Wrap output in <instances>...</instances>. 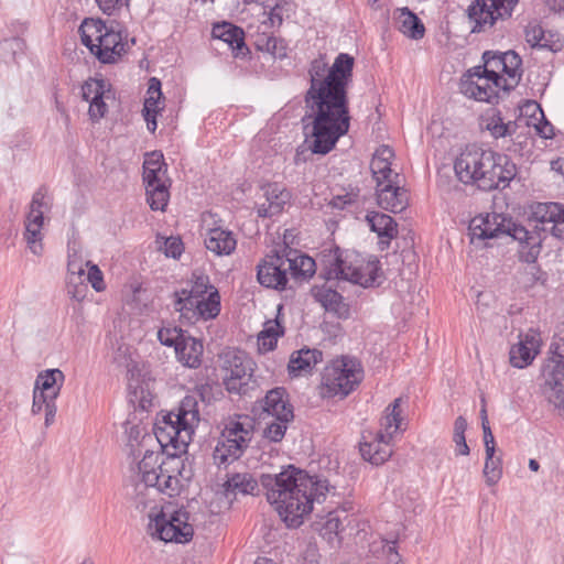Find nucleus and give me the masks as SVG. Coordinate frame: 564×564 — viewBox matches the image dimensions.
<instances>
[{"mask_svg":"<svg viewBox=\"0 0 564 564\" xmlns=\"http://www.w3.org/2000/svg\"><path fill=\"white\" fill-rule=\"evenodd\" d=\"M354 64V57L347 53L338 54L330 67L323 58H315L310 64L303 121H307L306 128L312 126L313 153L327 154L349 131L348 87Z\"/></svg>","mask_w":564,"mask_h":564,"instance_id":"1","label":"nucleus"},{"mask_svg":"<svg viewBox=\"0 0 564 564\" xmlns=\"http://www.w3.org/2000/svg\"><path fill=\"white\" fill-rule=\"evenodd\" d=\"M260 484L268 502L273 506L288 528H299L312 513L314 503L325 501L327 494L335 491L327 479L311 476L292 465L279 474H263Z\"/></svg>","mask_w":564,"mask_h":564,"instance_id":"2","label":"nucleus"},{"mask_svg":"<svg viewBox=\"0 0 564 564\" xmlns=\"http://www.w3.org/2000/svg\"><path fill=\"white\" fill-rule=\"evenodd\" d=\"M454 170L464 184H475L479 189L506 187L517 175L516 164L505 155L468 144L456 158Z\"/></svg>","mask_w":564,"mask_h":564,"instance_id":"3","label":"nucleus"},{"mask_svg":"<svg viewBox=\"0 0 564 564\" xmlns=\"http://www.w3.org/2000/svg\"><path fill=\"white\" fill-rule=\"evenodd\" d=\"M208 386H202L193 394L186 395L177 411H171L162 416L154 426V434L162 448L172 446L176 452H185L192 441L195 427L199 424L198 400H205Z\"/></svg>","mask_w":564,"mask_h":564,"instance_id":"4","label":"nucleus"},{"mask_svg":"<svg viewBox=\"0 0 564 564\" xmlns=\"http://www.w3.org/2000/svg\"><path fill=\"white\" fill-rule=\"evenodd\" d=\"M137 468V478L158 484L159 490L170 497L177 495L182 481L191 478V470L177 453L165 455L163 452L147 449Z\"/></svg>","mask_w":564,"mask_h":564,"instance_id":"5","label":"nucleus"},{"mask_svg":"<svg viewBox=\"0 0 564 564\" xmlns=\"http://www.w3.org/2000/svg\"><path fill=\"white\" fill-rule=\"evenodd\" d=\"M323 261L327 279L344 280L362 288L381 283L380 262L377 258L366 259L356 251L340 250L336 247Z\"/></svg>","mask_w":564,"mask_h":564,"instance_id":"6","label":"nucleus"},{"mask_svg":"<svg viewBox=\"0 0 564 564\" xmlns=\"http://www.w3.org/2000/svg\"><path fill=\"white\" fill-rule=\"evenodd\" d=\"M155 507H151L149 513V530L152 536L165 542H188L194 534L193 525L188 523L189 514L185 510L161 509L152 512Z\"/></svg>","mask_w":564,"mask_h":564,"instance_id":"7","label":"nucleus"},{"mask_svg":"<svg viewBox=\"0 0 564 564\" xmlns=\"http://www.w3.org/2000/svg\"><path fill=\"white\" fill-rule=\"evenodd\" d=\"M360 365L352 358L333 360L322 373V386L328 397L348 395L361 381Z\"/></svg>","mask_w":564,"mask_h":564,"instance_id":"8","label":"nucleus"},{"mask_svg":"<svg viewBox=\"0 0 564 564\" xmlns=\"http://www.w3.org/2000/svg\"><path fill=\"white\" fill-rule=\"evenodd\" d=\"M561 213L562 205L558 203H536L531 206L529 227H524L528 235L519 239V242L530 248L531 257L535 258L539 254L543 239L550 234V227L557 224Z\"/></svg>","mask_w":564,"mask_h":564,"instance_id":"9","label":"nucleus"},{"mask_svg":"<svg viewBox=\"0 0 564 564\" xmlns=\"http://www.w3.org/2000/svg\"><path fill=\"white\" fill-rule=\"evenodd\" d=\"M471 241L475 239H492L500 236H509L514 240L523 239L528 232L524 226L513 223L501 214H487L474 217L469 224Z\"/></svg>","mask_w":564,"mask_h":564,"instance_id":"10","label":"nucleus"},{"mask_svg":"<svg viewBox=\"0 0 564 564\" xmlns=\"http://www.w3.org/2000/svg\"><path fill=\"white\" fill-rule=\"evenodd\" d=\"M519 0H475L467 9L473 33L485 32L512 14Z\"/></svg>","mask_w":564,"mask_h":564,"instance_id":"11","label":"nucleus"},{"mask_svg":"<svg viewBox=\"0 0 564 564\" xmlns=\"http://www.w3.org/2000/svg\"><path fill=\"white\" fill-rule=\"evenodd\" d=\"M553 347V357L543 370L541 393L550 404L564 413V344H554Z\"/></svg>","mask_w":564,"mask_h":564,"instance_id":"12","label":"nucleus"},{"mask_svg":"<svg viewBox=\"0 0 564 564\" xmlns=\"http://www.w3.org/2000/svg\"><path fill=\"white\" fill-rule=\"evenodd\" d=\"M253 361L245 351H228L224 357L226 376L224 384L228 392L246 394L251 388L253 376Z\"/></svg>","mask_w":564,"mask_h":564,"instance_id":"13","label":"nucleus"},{"mask_svg":"<svg viewBox=\"0 0 564 564\" xmlns=\"http://www.w3.org/2000/svg\"><path fill=\"white\" fill-rule=\"evenodd\" d=\"M293 251L290 250L286 254H280L279 252H272L267 254L257 264V280L260 285L267 289L276 291L286 290L289 282V274L292 267L290 262V256Z\"/></svg>","mask_w":564,"mask_h":564,"instance_id":"14","label":"nucleus"},{"mask_svg":"<svg viewBox=\"0 0 564 564\" xmlns=\"http://www.w3.org/2000/svg\"><path fill=\"white\" fill-rule=\"evenodd\" d=\"M481 66H475L465 73L459 83V90L468 98L492 104L498 100V89L491 79L481 73Z\"/></svg>","mask_w":564,"mask_h":564,"instance_id":"15","label":"nucleus"},{"mask_svg":"<svg viewBox=\"0 0 564 564\" xmlns=\"http://www.w3.org/2000/svg\"><path fill=\"white\" fill-rule=\"evenodd\" d=\"M44 193L39 189L33 194L30 212L26 216L24 239L35 256L43 252L41 229L43 226Z\"/></svg>","mask_w":564,"mask_h":564,"instance_id":"16","label":"nucleus"},{"mask_svg":"<svg viewBox=\"0 0 564 564\" xmlns=\"http://www.w3.org/2000/svg\"><path fill=\"white\" fill-rule=\"evenodd\" d=\"M261 189L265 202L257 204L258 217L271 218L280 215L291 202V192L279 183H268L261 186Z\"/></svg>","mask_w":564,"mask_h":564,"instance_id":"17","label":"nucleus"},{"mask_svg":"<svg viewBox=\"0 0 564 564\" xmlns=\"http://www.w3.org/2000/svg\"><path fill=\"white\" fill-rule=\"evenodd\" d=\"M119 24L111 22L107 32L96 44V57L104 64L116 63L126 52L127 43L123 42L122 32L117 29Z\"/></svg>","mask_w":564,"mask_h":564,"instance_id":"18","label":"nucleus"},{"mask_svg":"<svg viewBox=\"0 0 564 564\" xmlns=\"http://www.w3.org/2000/svg\"><path fill=\"white\" fill-rule=\"evenodd\" d=\"M376 192L379 206L386 210L397 214L409 205V193L398 184V180L376 188Z\"/></svg>","mask_w":564,"mask_h":564,"instance_id":"19","label":"nucleus"},{"mask_svg":"<svg viewBox=\"0 0 564 564\" xmlns=\"http://www.w3.org/2000/svg\"><path fill=\"white\" fill-rule=\"evenodd\" d=\"M369 436L370 440L366 435L362 436L364 441L359 447L360 454L366 462L375 466L382 465L392 455L391 440L383 437L381 434L372 435L369 433Z\"/></svg>","mask_w":564,"mask_h":564,"instance_id":"20","label":"nucleus"},{"mask_svg":"<svg viewBox=\"0 0 564 564\" xmlns=\"http://www.w3.org/2000/svg\"><path fill=\"white\" fill-rule=\"evenodd\" d=\"M366 220L371 229L379 237V249L381 251L390 247V242L398 235V225L394 219L383 213L370 212L366 216Z\"/></svg>","mask_w":564,"mask_h":564,"instance_id":"21","label":"nucleus"},{"mask_svg":"<svg viewBox=\"0 0 564 564\" xmlns=\"http://www.w3.org/2000/svg\"><path fill=\"white\" fill-rule=\"evenodd\" d=\"M393 156V150L388 145H382L375 152L370 162V170L377 182V188L399 178L398 173L392 175V170L390 167L391 159Z\"/></svg>","mask_w":564,"mask_h":564,"instance_id":"22","label":"nucleus"},{"mask_svg":"<svg viewBox=\"0 0 564 564\" xmlns=\"http://www.w3.org/2000/svg\"><path fill=\"white\" fill-rule=\"evenodd\" d=\"M253 437V423L248 417L245 421H230L226 424L220 441L227 445L240 446L241 451H246Z\"/></svg>","mask_w":564,"mask_h":564,"instance_id":"23","label":"nucleus"},{"mask_svg":"<svg viewBox=\"0 0 564 564\" xmlns=\"http://www.w3.org/2000/svg\"><path fill=\"white\" fill-rule=\"evenodd\" d=\"M288 397L285 388L282 387L268 391L263 399V411L272 417L293 419V406Z\"/></svg>","mask_w":564,"mask_h":564,"instance_id":"24","label":"nucleus"},{"mask_svg":"<svg viewBox=\"0 0 564 564\" xmlns=\"http://www.w3.org/2000/svg\"><path fill=\"white\" fill-rule=\"evenodd\" d=\"M323 360V352L316 348H302L291 355L288 370L290 376L310 373Z\"/></svg>","mask_w":564,"mask_h":564,"instance_id":"25","label":"nucleus"},{"mask_svg":"<svg viewBox=\"0 0 564 564\" xmlns=\"http://www.w3.org/2000/svg\"><path fill=\"white\" fill-rule=\"evenodd\" d=\"M205 246L216 256H228L235 251L237 240L231 231L216 227L208 230Z\"/></svg>","mask_w":564,"mask_h":564,"instance_id":"26","label":"nucleus"},{"mask_svg":"<svg viewBox=\"0 0 564 564\" xmlns=\"http://www.w3.org/2000/svg\"><path fill=\"white\" fill-rule=\"evenodd\" d=\"M128 496L133 501L137 509L143 511L152 502L159 494H163L159 490V485L154 482H147L144 479L135 478L131 486L128 488Z\"/></svg>","mask_w":564,"mask_h":564,"instance_id":"27","label":"nucleus"},{"mask_svg":"<svg viewBox=\"0 0 564 564\" xmlns=\"http://www.w3.org/2000/svg\"><path fill=\"white\" fill-rule=\"evenodd\" d=\"M397 29L412 40H421L425 34V26L415 13L409 8H399L394 12Z\"/></svg>","mask_w":564,"mask_h":564,"instance_id":"28","label":"nucleus"},{"mask_svg":"<svg viewBox=\"0 0 564 564\" xmlns=\"http://www.w3.org/2000/svg\"><path fill=\"white\" fill-rule=\"evenodd\" d=\"M501 72L507 76L502 77L501 89L505 91L514 89L519 85L523 74L520 55L514 51H507Z\"/></svg>","mask_w":564,"mask_h":564,"instance_id":"29","label":"nucleus"},{"mask_svg":"<svg viewBox=\"0 0 564 564\" xmlns=\"http://www.w3.org/2000/svg\"><path fill=\"white\" fill-rule=\"evenodd\" d=\"M313 295L326 311L335 313L340 318L347 317L349 312L348 305L344 302L343 295L336 290L325 286L315 288Z\"/></svg>","mask_w":564,"mask_h":564,"instance_id":"30","label":"nucleus"},{"mask_svg":"<svg viewBox=\"0 0 564 564\" xmlns=\"http://www.w3.org/2000/svg\"><path fill=\"white\" fill-rule=\"evenodd\" d=\"M65 376L59 369H47L40 372L35 379L34 390L46 392L51 399H57Z\"/></svg>","mask_w":564,"mask_h":564,"instance_id":"31","label":"nucleus"},{"mask_svg":"<svg viewBox=\"0 0 564 564\" xmlns=\"http://www.w3.org/2000/svg\"><path fill=\"white\" fill-rule=\"evenodd\" d=\"M167 172L163 154L159 151L148 153L143 162V182L144 184L164 182Z\"/></svg>","mask_w":564,"mask_h":564,"instance_id":"32","label":"nucleus"},{"mask_svg":"<svg viewBox=\"0 0 564 564\" xmlns=\"http://www.w3.org/2000/svg\"><path fill=\"white\" fill-rule=\"evenodd\" d=\"M203 344L192 336H187L175 352L177 360L188 368L200 366L203 356Z\"/></svg>","mask_w":564,"mask_h":564,"instance_id":"33","label":"nucleus"},{"mask_svg":"<svg viewBox=\"0 0 564 564\" xmlns=\"http://www.w3.org/2000/svg\"><path fill=\"white\" fill-rule=\"evenodd\" d=\"M227 491L242 495H254L259 482L250 473H235L225 482Z\"/></svg>","mask_w":564,"mask_h":564,"instance_id":"34","label":"nucleus"},{"mask_svg":"<svg viewBox=\"0 0 564 564\" xmlns=\"http://www.w3.org/2000/svg\"><path fill=\"white\" fill-rule=\"evenodd\" d=\"M212 34L215 39H219L227 43L234 51L245 47L243 31L228 22L215 24Z\"/></svg>","mask_w":564,"mask_h":564,"instance_id":"35","label":"nucleus"},{"mask_svg":"<svg viewBox=\"0 0 564 564\" xmlns=\"http://www.w3.org/2000/svg\"><path fill=\"white\" fill-rule=\"evenodd\" d=\"M174 308L181 313V318L186 319L188 323H194L198 319L197 305L198 299L187 293L186 289L174 292Z\"/></svg>","mask_w":564,"mask_h":564,"instance_id":"36","label":"nucleus"},{"mask_svg":"<svg viewBox=\"0 0 564 564\" xmlns=\"http://www.w3.org/2000/svg\"><path fill=\"white\" fill-rule=\"evenodd\" d=\"M401 399L397 398L388 408L386 409V415L381 419V430L376 434H381L383 437L392 440L393 434L397 433L401 429V410H400Z\"/></svg>","mask_w":564,"mask_h":564,"instance_id":"37","label":"nucleus"},{"mask_svg":"<svg viewBox=\"0 0 564 564\" xmlns=\"http://www.w3.org/2000/svg\"><path fill=\"white\" fill-rule=\"evenodd\" d=\"M506 56V52H492V51H486L482 54V61L484 65H480L481 73L486 75L487 79H491V82L496 86L502 85V76L499 75V72H501L502 63Z\"/></svg>","mask_w":564,"mask_h":564,"instance_id":"38","label":"nucleus"},{"mask_svg":"<svg viewBox=\"0 0 564 564\" xmlns=\"http://www.w3.org/2000/svg\"><path fill=\"white\" fill-rule=\"evenodd\" d=\"M147 202L152 210H165L170 199L169 185L166 181L145 184Z\"/></svg>","mask_w":564,"mask_h":564,"instance_id":"39","label":"nucleus"},{"mask_svg":"<svg viewBox=\"0 0 564 564\" xmlns=\"http://www.w3.org/2000/svg\"><path fill=\"white\" fill-rule=\"evenodd\" d=\"M294 257L290 256V262L292 267L290 270V275L293 279H307L311 278L315 273L316 263L313 258L306 254H296L293 251Z\"/></svg>","mask_w":564,"mask_h":564,"instance_id":"40","label":"nucleus"},{"mask_svg":"<svg viewBox=\"0 0 564 564\" xmlns=\"http://www.w3.org/2000/svg\"><path fill=\"white\" fill-rule=\"evenodd\" d=\"M544 33V30L540 25H529L525 29V40L532 47L547 48L554 53L561 51L563 42L558 37L552 43L543 42Z\"/></svg>","mask_w":564,"mask_h":564,"instance_id":"41","label":"nucleus"},{"mask_svg":"<svg viewBox=\"0 0 564 564\" xmlns=\"http://www.w3.org/2000/svg\"><path fill=\"white\" fill-rule=\"evenodd\" d=\"M198 319H214L220 313V295L218 290L210 291L207 297L198 299L197 311Z\"/></svg>","mask_w":564,"mask_h":564,"instance_id":"42","label":"nucleus"},{"mask_svg":"<svg viewBox=\"0 0 564 564\" xmlns=\"http://www.w3.org/2000/svg\"><path fill=\"white\" fill-rule=\"evenodd\" d=\"M245 452L240 449V446L237 445H227L225 442L218 440L217 445L215 446L213 458L215 464L225 465L232 463L240 458Z\"/></svg>","mask_w":564,"mask_h":564,"instance_id":"43","label":"nucleus"},{"mask_svg":"<svg viewBox=\"0 0 564 564\" xmlns=\"http://www.w3.org/2000/svg\"><path fill=\"white\" fill-rule=\"evenodd\" d=\"M486 129L495 139H499L512 135L516 132V123L512 121L505 123L500 112H497L488 118Z\"/></svg>","mask_w":564,"mask_h":564,"instance_id":"44","label":"nucleus"},{"mask_svg":"<svg viewBox=\"0 0 564 564\" xmlns=\"http://www.w3.org/2000/svg\"><path fill=\"white\" fill-rule=\"evenodd\" d=\"M535 351L520 341L510 349V364L516 368H524L534 359Z\"/></svg>","mask_w":564,"mask_h":564,"instance_id":"45","label":"nucleus"},{"mask_svg":"<svg viewBox=\"0 0 564 564\" xmlns=\"http://www.w3.org/2000/svg\"><path fill=\"white\" fill-rule=\"evenodd\" d=\"M191 282L192 286L191 290H187V293L197 299L209 295L210 291L217 290V288L210 283L209 276L203 272L194 271Z\"/></svg>","mask_w":564,"mask_h":564,"instance_id":"46","label":"nucleus"},{"mask_svg":"<svg viewBox=\"0 0 564 564\" xmlns=\"http://www.w3.org/2000/svg\"><path fill=\"white\" fill-rule=\"evenodd\" d=\"M187 336L188 335L178 327H162L158 332L159 341L164 346L174 347L175 351Z\"/></svg>","mask_w":564,"mask_h":564,"instance_id":"47","label":"nucleus"},{"mask_svg":"<svg viewBox=\"0 0 564 564\" xmlns=\"http://www.w3.org/2000/svg\"><path fill=\"white\" fill-rule=\"evenodd\" d=\"M293 419L285 417H273L271 422H269L263 430V437L269 440L270 442H281L285 435L288 430V424Z\"/></svg>","mask_w":564,"mask_h":564,"instance_id":"48","label":"nucleus"},{"mask_svg":"<svg viewBox=\"0 0 564 564\" xmlns=\"http://www.w3.org/2000/svg\"><path fill=\"white\" fill-rule=\"evenodd\" d=\"M109 86L105 79L89 78L82 86L83 98L90 102L94 97H106Z\"/></svg>","mask_w":564,"mask_h":564,"instance_id":"49","label":"nucleus"},{"mask_svg":"<svg viewBox=\"0 0 564 564\" xmlns=\"http://www.w3.org/2000/svg\"><path fill=\"white\" fill-rule=\"evenodd\" d=\"M24 48V41L21 37L6 39L0 42V61L8 64L15 59L18 53Z\"/></svg>","mask_w":564,"mask_h":564,"instance_id":"50","label":"nucleus"},{"mask_svg":"<svg viewBox=\"0 0 564 564\" xmlns=\"http://www.w3.org/2000/svg\"><path fill=\"white\" fill-rule=\"evenodd\" d=\"M484 476L488 486L496 485L502 476V462L500 457L485 460Z\"/></svg>","mask_w":564,"mask_h":564,"instance_id":"51","label":"nucleus"},{"mask_svg":"<svg viewBox=\"0 0 564 564\" xmlns=\"http://www.w3.org/2000/svg\"><path fill=\"white\" fill-rule=\"evenodd\" d=\"M108 29L109 25L101 20L85 19L79 31L87 32L98 43L104 36V32H107Z\"/></svg>","mask_w":564,"mask_h":564,"instance_id":"52","label":"nucleus"},{"mask_svg":"<svg viewBox=\"0 0 564 564\" xmlns=\"http://www.w3.org/2000/svg\"><path fill=\"white\" fill-rule=\"evenodd\" d=\"M267 53H270L272 56L276 58H283L286 56V44L285 42L276 36L270 35L268 40H265V44L262 46Z\"/></svg>","mask_w":564,"mask_h":564,"instance_id":"53","label":"nucleus"},{"mask_svg":"<svg viewBox=\"0 0 564 564\" xmlns=\"http://www.w3.org/2000/svg\"><path fill=\"white\" fill-rule=\"evenodd\" d=\"M88 267L87 281L91 284L96 292H101L106 289L104 274L97 264L87 261Z\"/></svg>","mask_w":564,"mask_h":564,"instance_id":"54","label":"nucleus"},{"mask_svg":"<svg viewBox=\"0 0 564 564\" xmlns=\"http://www.w3.org/2000/svg\"><path fill=\"white\" fill-rule=\"evenodd\" d=\"M283 7L280 3H276L274 7L270 9V11L264 14L267 15V19H264L261 22V25L264 28V30L273 29V28H280L283 23V13H282Z\"/></svg>","mask_w":564,"mask_h":564,"instance_id":"55","label":"nucleus"},{"mask_svg":"<svg viewBox=\"0 0 564 564\" xmlns=\"http://www.w3.org/2000/svg\"><path fill=\"white\" fill-rule=\"evenodd\" d=\"M104 99L105 97H94L89 102L88 113L91 120L97 121L106 115L108 107Z\"/></svg>","mask_w":564,"mask_h":564,"instance_id":"56","label":"nucleus"},{"mask_svg":"<svg viewBox=\"0 0 564 564\" xmlns=\"http://www.w3.org/2000/svg\"><path fill=\"white\" fill-rule=\"evenodd\" d=\"M523 273L525 275V283L529 286H532L540 281H544V272H542L534 261L524 268Z\"/></svg>","mask_w":564,"mask_h":564,"instance_id":"57","label":"nucleus"},{"mask_svg":"<svg viewBox=\"0 0 564 564\" xmlns=\"http://www.w3.org/2000/svg\"><path fill=\"white\" fill-rule=\"evenodd\" d=\"M183 242L177 237H170L164 242V253L166 257L177 259L183 252Z\"/></svg>","mask_w":564,"mask_h":564,"instance_id":"58","label":"nucleus"},{"mask_svg":"<svg viewBox=\"0 0 564 564\" xmlns=\"http://www.w3.org/2000/svg\"><path fill=\"white\" fill-rule=\"evenodd\" d=\"M324 529L326 533H335L336 535L344 531L343 520L339 518L337 512L328 513V519L325 522Z\"/></svg>","mask_w":564,"mask_h":564,"instance_id":"59","label":"nucleus"},{"mask_svg":"<svg viewBox=\"0 0 564 564\" xmlns=\"http://www.w3.org/2000/svg\"><path fill=\"white\" fill-rule=\"evenodd\" d=\"M87 292V285L84 283L83 280H75L74 283L67 282V293L75 299L76 301H83L86 296Z\"/></svg>","mask_w":564,"mask_h":564,"instance_id":"60","label":"nucleus"},{"mask_svg":"<svg viewBox=\"0 0 564 564\" xmlns=\"http://www.w3.org/2000/svg\"><path fill=\"white\" fill-rule=\"evenodd\" d=\"M48 395H46V392H39L37 390H33V403H32V413L39 414L41 411L44 410L48 401H52Z\"/></svg>","mask_w":564,"mask_h":564,"instance_id":"61","label":"nucleus"},{"mask_svg":"<svg viewBox=\"0 0 564 564\" xmlns=\"http://www.w3.org/2000/svg\"><path fill=\"white\" fill-rule=\"evenodd\" d=\"M67 270L69 283H74L75 280H83L85 271L75 259H72L70 256L68 257Z\"/></svg>","mask_w":564,"mask_h":564,"instance_id":"62","label":"nucleus"},{"mask_svg":"<svg viewBox=\"0 0 564 564\" xmlns=\"http://www.w3.org/2000/svg\"><path fill=\"white\" fill-rule=\"evenodd\" d=\"M262 335H265V337H275L276 339L284 334L283 326L279 323L278 319L274 322H268L263 328V330L260 332Z\"/></svg>","mask_w":564,"mask_h":564,"instance_id":"63","label":"nucleus"},{"mask_svg":"<svg viewBox=\"0 0 564 564\" xmlns=\"http://www.w3.org/2000/svg\"><path fill=\"white\" fill-rule=\"evenodd\" d=\"M128 0H96L98 7L104 13L111 14L115 10L120 9Z\"/></svg>","mask_w":564,"mask_h":564,"instance_id":"64","label":"nucleus"}]
</instances>
